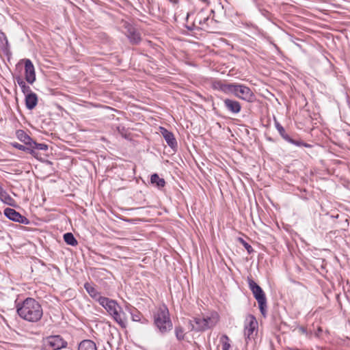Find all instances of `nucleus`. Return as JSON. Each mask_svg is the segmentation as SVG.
Segmentation results:
<instances>
[{
	"label": "nucleus",
	"mask_w": 350,
	"mask_h": 350,
	"mask_svg": "<svg viewBox=\"0 0 350 350\" xmlns=\"http://www.w3.org/2000/svg\"><path fill=\"white\" fill-rule=\"evenodd\" d=\"M18 316L30 323L38 322L43 316V310L40 304L33 298L28 297L16 306Z\"/></svg>",
	"instance_id": "nucleus-1"
},
{
	"label": "nucleus",
	"mask_w": 350,
	"mask_h": 350,
	"mask_svg": "<svg viewBox=\"0 0 350 350\" xmlns=\"http://www.w3.org/2000/svg\"><path fill=\"white\" fill-rule=\"evenodd\" d=\"M99 304L107 310L113 320L122 327L125 328L126 327V314L116 300L105 297L99 300Z\"/></svg>",
	"instance_id": "nucleus-2"
},
{
	"label": "nucleus",
	"mask_w": 350,
	"mask_h": 350,
	"mask_svg": "<svg viewBox=\"0 0 350 350\" xmlns=\"http://www.w3.org/2000/svg\"><path fill=\"white\" fill-rule=\"evenodd\" d=\"M154 324L161 334H165L172 329L173 324L165 305L160 306L154 312Z\"/></svg>",
	"instance_id": "nucleus-3"
},
{
	"label": "nucleus",
	"mask_w": 350,
	"mask_h": 350,
	"mask_svg": "<svg viewBox=\"0 0 350 350\" xmlns=\"http://www.w3.org/2000/svg\"><path fill=\"white\" fill-rule=\"evenodd\" d=\"M216 321L213 317H194L189 321V329L203 332L215 326Z\"/></svg>",
	"instance_id": "nucleus-4"
},
{
	"label": "nucleus",
	"mask_w": 350,
	"mask_h": 350,
	"mask_svg": "<svg viewBox=\"0 0 350 350\" xmlns=\"http://www.w3.org/2000/svg\"><path fill=\"white\" fill-rule=\"evenodd\" d=\"M44 350H59L67 347L68 342L60 335H52L43 339Z\"/></svg>",
	"instance_id": "nucleus-5"
},
{
	"label": "nucleus",
	"mask_w": 350,
	"mask_h": 350,
	"mask_svg": "<svg viewBox=\"0 0 350 350\" xmlns=\"http://www.w3.org/2000/svg\"><path fill=\"white\" fill-rule=\"evenodd\" d=\"M234 96L249 103L255 100V95L252 90L243 84H237Z\"/></svg>",
	"instance_id": "nucleus-6"
},
{
	"label": "nucleus",
	"mask_w": 350,
	"mask_h": 350,
	"mask_svg": "<svg viewBox=\"0 0 350 350\" xmlns=\"http://www.w3.org/2000/svg\"><path fill=\"white\" fill-rule=\"evenodd\" d=\"M125 35L132 44H139L142 40L140 33L130 23H125Z\"/></svg>",
	"instance_id": "nucleus-7"
},
{
	"label": "nucleus",
	"mask_w": 350,
	"mask_h": 350,
	"mask_svg": "<svg viewBox=\"0 0 350 350\" xmlns=\"http://www.w3.org/2000/svg\"><path fill=\"white\" fill-rule=\"evenodd\" d=\"M5 216L9 219L20 224L28 225L30 221L25 216L21 215L18 212L12 208H5L3 211Z\"/></svg>",
	"instance_id": "nucleus-8"
},
{
	"label": "nucleus",
	"mask_w": 350,
	"mask_h": 350,
	"mask_svg": "<svg viewBox=\"0 0 350 350\" xmlns=\"http://www.w3.org/2000/svg\"><path fill=\"white\" fill-rule=\"evenodd\" d=\"M247 281L249 288L257 301L267 299L262 288L252 278L248 277Z\"/></svg>",
	"instance_id": "nucleus-9"
},
{
	"label": "nucleus",
	"mask_w": 350,
	"mask_h": 350,
	"mask_svg": "<svg viewBox=\"0 0 350 350\" xmlns=\"http://www.w3.org/2000/svg\"><path fill=\"white\" fill-rule=\"evenodd\" d=\"M25 79L29 84H33L36 79L34 66L29 59H25Z\"/></svg>",
	"instance_id": "nucleus-10"
},
{
	"label": "nucleus",
	"mask_w": 350,
	"mask_h": 350,
	"mask_svg": "<svg viewBox=\"0 0 350 350\" xmlns=\"http://www.w3.org/2000/svg\"><path fill=\"white\" fill-rule=\"evenodd\" d=\"M223 101L225 109L230 113L237 114L241 111V105L239 101L230 98H225Z\"/></svg>",
	"instance_id": "nucleus-11"
},
{
	"label": "nucleus",
	"mask_w": 350,
	"mask_h": 350,
	"mask_svg": "<svg viewBox=\"0 0 350 350\" xmlns=\"http://www.w3.org/2000/svg\"><path fill=\"white\" fill-rule=\"evenodd\" d=\"M160 131L167 145L172 149L177 148V142L174 134L164 127H160Z\"/></svg>",
	"instance_id": "nucleus-12"
},
{
	"label": "nucleus",
	"mask_w": 350,
	"mask_h": 350,
	"mask_svg": "<svg viewBox=\"0 0 350 350\" xmlns=\"http://www.w3.org/2000/svg\"><path fill=\"white\" fill-rule=\"evenodd\" d=\"M84 288L88 293V295L95 301L99 303V300L103 299L105 297L100 295V293L98 292L93 284L85 282L83 285Z\"/></svg>",
	"instance_id": "nucleus-13"
},
{
	"label": "nucleus",
	"mask_w": 350,
	"mask_h": 350,
	"mask_svg": "<svg viewBox=\"0 0 350 350\" xmlns=\"http://www.w3.org/2000/svg\"><path fill=\"white\" fill-rule=\"evenodd\" d=\"M25 96V106L27 109L32 110L38 104V96L36 93L31 92Z\"/></svg>",
	"instance_id": "nucleus-14"
},
{
	"label": "nucleus",
	"mask_w": 350,
	"mask_h": 350,
	"mask_svg": "<svg viewBox=\"0 0 350 350\" xmlns=\"http://www.w3.org/2000/svg\"><path fill=\"white\" fill-rule=\"evenodd\" d=\"M257 323L256 319L252 316L250 322L245 325L244 336L246 340L250 338L251 335H252L256 327Z\"/></svg>",
	"instance_id": "nucleus-15"
},
{
	"label": "nucleus",
	"mask_w": 350,
	"mask_h": 350,
	"mask_svg": "<svg viewBox=\"0 0 350 350\" xmlns=\"http://www.w3.org/2000/svg\"><path fill=\"white\" fill-rule=\"evenodd\" d=\"M150 183L159 189H161L165 185V180L164 178H160L157 174L154 173L150 176Z\"/></svg>",
	"instance_id": "nucleus-16"
},
{
	"label": "nucleus",
	"mask_w": 350,
	"mask_h": 350,
	"mask_svg": "<svg viewBox=\"0 0 350 350\" xmlns=\"http://www.w3.org/2000/svg\"><path fill=\"white\" fill-rule=\"evenodd\" d=\"M17 138L25 145L29 146L32 144L33 139L30 137L24 131L18 130L16 131Z\"/></svg>",
	"instance_id": "nucleus-17"
},
{
	"label": "nucleus",
	"mask_w": 350,
	"mask_h": 350,
	"mask_svg": "<svg viewBox=\"0 0 350 350\" xmlns=\"http://www.w3.org/2000/svg\"><path fill=\"white\" fill-rule=\"evenodd\" d=\"M78 350H97L94 342L91 340H82L78 347Z\"/></svg>",
	"instance_id": "nucleus-18"
},
{
	"label": "nucleus",
	"mask_w": 350,
	"mask_h": 350,
	"mask_svg": "<svg viewBox=\"0 0 350 350\" xmlns=\"http://www.w3.org/2000/svg\"><path fill=\"white\" fill-rule=\"evenodd\" d=\"M15 80L19 87L21 89L22 92L26 95L30 92H31V88L26 84V82L24 81V79L21 76H16L15 77Z\"/></svg>",
	"instance_id": "nucleus-19"
},
{
	"label": "nucleus",
	"mask_w": 350,
	"mask_h": 350,
	"mask_svg": "<svg viewBox=\"0 0 350 350\" xmlns=\"http://www.w3.org/2000/svg\"><path fill=\"white\" fill-rule=\"evenodd\" d=\"M131 315V319L133 321L141 322L143 324H146L148 323V320L145 318H143L142 313L138 311L137 309L133 308L130 312Z\"/></svg>",
	"instance_id": "nucleus-20"
},
{
	"label": "nucleus",
	"mask_w": 350,
	"mask_h": 350,
	"mask_svg": "<svg viewBox=\"0 0 350 350\" xmlns=\"http://www.w3.org/2000/svg\"><path fill=\"white\" fill-rule=\"evenodd\" d=\"M64 241L69 245L75 246L77 245V241L71 232H66L64 234Z\"/></svg>",
	"instance_id": "nucleus-21"
},
{
	"label": "nucleus",
	"mask_w": 350,
	"mask_h": 350,
	"mask_svg": "<svg viewBox=\"0 0 350 350\" xmlns=\"http://www.w3.org/2000/svg\"><path fill=\"white\" fill-rule=\"evenodd\" d=\"M30 148L31 150H34V154L36 153V150H47L49 148V146L46 144H40L37 143L34 140L32 142V144L30 145Z\"/></svg>",
	"instance_id": "nucleus-22"
},
{
	"label": "nucleus",
	"mask_w": 350,
	"mask_h": 350,
	"mask_svg": "<svg viewBox=\"0 0 350 350\" xmlns=\"http://www.w3.org/2000/svg\"><path fill=\"white\" fill-rule=\"evenodd\" d=\"M11 144L13 147H14L15 148H16L18 150H23L25 152H28L33 155L34 154V150H31L29 146H25L18 144L17 142H13Z\"/></svg>",
	"instance_id": "nucleus-23"
},
{
	"label": "nucleus",
	"mask_w": 350,
	"mask_h": 350,
	"mask_svg": "<svg viewBox=\"0 0 350 350\" xmlns=\"http://www.w3.org/2000/svg\"><path fill=\"white\" fill-rule=\"evenodd\" d=\"M237 84V83H226L223 92L226 94H232L234 96Z\"/></svg>",
	"instance_id": "nucleus-24"
},
{
	"label": "nucleus",
	"mask_w": 350,
	"mask_h": 350,
	"mask_svg": "<svg viewBox=\"0 0 350 350\" xmlns=\"http://www.w3.org/2000/svg\"><path fill=\"white\" fill-rule=\"evenodd\" d=\"M225 84L226 83L223 82L221 80H215L212 83V88L215 90H218L223 92Z\"/></svg>",
	"instance_id": "nucleus-25"
},
{
	"label": "nucleus",
	"mask_w": 350,
	"mask_h": 350,
	"mask_svg": "<svg viewBox=\"0 0 350 350\" xmlns=\"http://www.w3.org/2000/svg\"><path fill=\"white\" fill-rule=\"evenodd\" d=\"M208 20V16L202 17L201 14H198L193 22V26L195 27L196 23H198L200 25H203L206 23Z\"/></svg>",
	"instance_id": "nucleus-26"
},
{
	"label": "nucleus",
	"mask_w": 350,
	"mask_h": 350,
	"mask_svg": "<svg viewBox=\"0 0 350 350\" xmlns=\"http://www.w3.org/2000/svg\"><path fill=\"white\" fill-rule=\"evenodd\" d=\"M0 200L7 204H9L10 206H12V204L10 202L11 201H13V199L5 191V193H3L1 198H0Z\"/></svg>",
	"instance_id": "nucleus-27"
},
{
	"label": "nucleus",
	"mask_w": 350,
	"mask_h": 350,
	"mask_svg": "<svg viewBox=\"0 0 350 350\" xmlns=\"http://www.w3.org/2000/svg\"><path fill=\"white\" fill-rule=\"evenodd\" d=\"M239 241L242 244V245L245 247V249L249 254H252L254 252L252 247L248 243H247L243 239L239 238Z\"/></svg>",
	"instance_id": "nucleus-28"
},
{
	"label": "nucleus",
	"mask_w": 350,
	"mask_h": 350,
	"mask_svg": "<svg viewBox=\"0 0 350 350\" xmlns=\"http://www.w3.org/2000/svg\"><path fill=\"white\" fill-rule=\"evenodd\" d=\"M175 335L176 338L180 341L184 339V331L181 327H175Z\"/></svg>",
	"instance_id": "nucleus-29"
},
{
	"label": "nucleus",
	"mask_w": 350,
	"mask_h": 350,
	"mask_svg": "<svg viewBox=\"0 0 350 350\" xmlns=\"http://www.w3.org/2000/svg\"><path fill=\"white\" fill-rule=\"evenodd\" d=\"M258 304L259 309L262 315H265L267 312V299L257 301Z\"/></svg>",
	"instance_id": "nucleus-30"
},
{
	"label": "nucleus",
	"mask_w": 350,
	"mask_h": 350,
	"mask_svg": "<svg viewBox=\"0 0 350 350\" xmlns=\"http://www.w3.org/2000/svg\"><path fill=\"white\" fill-rule=\"evenodd\" d=\"M289 143H291L296 146H299V147H301V146L310 147V145H309L306 143H304L299 140L293 139V138H291V140L290 141Z\"/></svg>",
	"instance_id": "nucleus-31"
},
{
	"label": "nucleus",
	"mask_w": 350,
	"mask_h": 350,
	"mask_svg": "<svg viewBox=\"0 0 350 350\" xmlns=\"http://www.w3.org/2000/svg\"><path fill=\"white\" fill-rule=\"evenodd\" d=\"M289 143H291L296 146H299V147H301V146L310 147V145H309L306 143H304L299 140L293 139V138H291V140L290 141Z\"/></svg>",
	"instance_id": "nucleus-32"
},
{
	"label": "nucleus",
	"mask_w": 350,
	"mask_h": 350,
	"mask_svg": "<svg viewBox=\"0 0 350 350\" xmlns=\"http://www.w3.org/2000/svg\"><path fill=\"white\" fill-rule=\"evenodd\" d=\"M222 338L225 339L226 341L222 343V350H229L230 345L229 343V338L226 335H224Z\"/></svg>",
	"instance_id": "nucleus-33"
},
{
	"label": "nucleus",
	"mask_w": 350,
	"mask_h": 350,
	"mask_svg": "<svg viewBox=\"0 0 350 350\" xmlns=\"http://www.w3.org/2000/svg\"><path fill=\"white\" fill-rule=\"evenodd\" d=\"M275 128L278 130V133L282 137L286 134L284 127L277 121H275Z\"/></svg>",
	"instance_id": "nucleus-34"
},
{
	"label": "nucleus",
	"mask_w": 350,
	"mask_h": 350,
	"mask_svg": "<svg viewBox=\"0 0 350 350\" xmlns=\"http://www.w3.org/2000/svg\"><path fill=\"white\" fill-rule=\"evenodd\" d=\"M253 1L258 7V8H260L262 6V0H253Z\"/></svg>",
	"instance_id": "nucleus-35"
},
{
	"label": "nucleus",
	"mask_w": 350,
	"mask_h": 350,
	"mask_svg": "<svg viewBox=\"0 0 350 350\" xmlns=\"http://www.w3.org/2000/svg\"><path fill=\"white\" fill-rule=\"evenodd\" d=\"M282 138L288 143L291 140V137L286 133L282 137Z\"/></svg>",
	"instance_id": "nucleus-36"
},
{
	"label": "nucleus",
	"mask_w": 350,
	"mask_h": 350,
	"mask_svg": "<svg viewBox=\"0 0 350 350\" xmlns=\"http://www.w3.org/2000/svg\"><path fill=\"white\" fill-rule=\"evenodd\" d=\"M259 11L262 13V15L267 16L269 14V12L266 10L262 9L261 7L258 8Z\"/></svg>",
	"instance_id": "nucleus-37"
},
{
	"label": "nucleus",
	"mask_w": 350,
	"mask_h": 350,
	"mask_svg": "<svg viewBox=\"0 0 350 350\" xmlns=\"http://www.w3.org/2000/svg\"><path fill=\"white\" fill-rule=\"evenodd\" d=\"M2 36L3 37V39H4L5 42L6 46H8L9 44H8V40L7 39V37L5 36V35L3 33H2Z\"/></svg>",
	"instance_id": "nucleus-38"
},
{
	"label": "nucleus",
	"mask_w": 350,
	"mask_h": 350,
	"mask_svg": "<svg viewBox=\"0 0 350 350\" xmlns=\"http://www.w3.org/2000/svg\"><path fill=\"white\" fill-rule=\"evenodd\" d=\"M187 27V29H189V30H192V29H193V27Z\"/></svg>",
	"instance_id": "nucleus-39"
},
{
	"label": "nucleus",
	"mask_w": 350,
	"mask_h": 350,
	"mask_svg": "<svg viewBox=\"0 0 350 350\" xmlns=\"http://www.w3.org/2000/svg\"><path fill=\"white\" fill-rule=\"evenodd\" d=\"M273 46H274V47H275V49H278V46H277V45L273 44Z\"/></svg>",
	"instance_id": "nucleus-40"
},
{
	"label": "nucleus",
	"mask_w": 350,
	"mask_h": 350,
	"mask_svg": "<svg viewBox=\"0 0 350 350\" xmlns=\"http://www.w3.org/2000/svg\"><path fill=\"white\" fill-rule=\"evenodd\" d=\"M202 1H204V2H206L207 1V0H202Z\"/></svg>",
	"instance_id": "nucleus-41"
},
{
	"label": "nucleus",
	"mask_w": 350,
	"mask_h": 350,
	"mask_svg": "<svg viewBox=\"0 0 350 350\" xmlns=\"http://www.w3.org/2000/svg\"><path fill=\"white\" fill-rule=\"evenodd\" d=\"M349 135H350V133H349Z\"/></svg>",
	"instance_id": "nucleus-42"
}]
</instances>
